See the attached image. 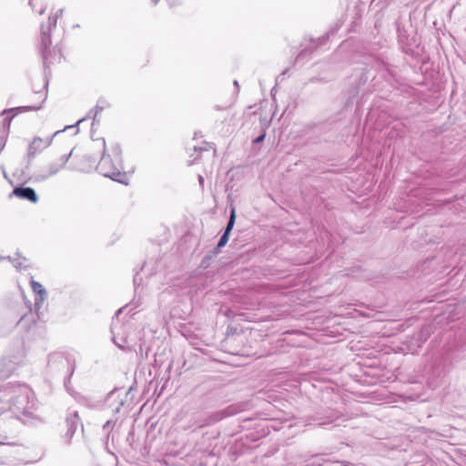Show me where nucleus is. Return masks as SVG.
Masks as SVG:
<instances>
[{
  "mask_svg": "<svg viewBox=\"0 0 466 466\" xmlns=\"http://www.w3.org/2000/svg\"><path fill=\"white\" fill-rule=\"evenodd\" d=\"M37 406L33 390L25 384L8 383L0 389V418L15 423H33Z\"/></svg>",
  "mask_w": 466,
  "mask_h": 466,
  "instance_id": "nucleus-1",
  "label": "nucleus"
},
{
  "mask_svg": "<svg viewBox=\"0 0 466 466\" xmlns=\"http://www.w3.org/2000/svg\"><path fill=\"white\" fill-rule=\"evenodd\" d=\"M96 142L102 147L103 155L96 165V170L104 177H109L114 181L125 183L127 179L126 173L123 172L122 150L119 145L111 147L110 153H106V141L104 138L96 139Z\"/></svg>",
  "mask_w": 466,
  "mask_h": 466,
  "instance_id": "nucleus-2",
  "label": "nucleus"
},
{
  "mask_svg": "<svg viewBox=\"0 0 466 466\" xmlns=\"http://www.w3.org/2000/svg\"><path fill=\"white\" fill-rule=\"evenodd\" d=\"M48 367L54 370H66L68 377H71L75 371L76 362L70 356L55 352L48 357Z\"/></svg>",
  "mask_w": 466,
  "mask_h": 466,
  "instance_id": "nucleus-3",
  "label": "nucleus"
},
{
  "mask_svg": "<svg viewBox=\"0 0 466 466\" xmlns=\"http://www.w3.org/2000/svg\"><path fill=\"white\" fill-rule=\"evenodd\" d=\"M63 15V9H59L54 17L51 15L48 17L47 25H41V40H40V53L42 55V57L45 61V63L48 60L47 56V48L51 45V37H50V31L51 28L56 25V20L58 17L62 16Z\"/></svg>",
  "mask_w": 466,
  "mask_h": 466,
  "instance_id": "nucleus-4",
  "label": "nucleus"
},
{
  "mask_svg": "<svg viewBox=\"0 0 466 466\" xmlns=\"http://www.w3.org/2000/svg\"><path fill=\"white\" fill-rule=\"evenodd\" d=\"M72 153L73 151L71 150L67 155H63L56 160L50 162L35 175V180L38 182H42L53 176H56L65 167L66 164L71 157Z\"/></svg>",
  "mask_w": 466,
  "mask_h": 466,
  "instance_id": "nucleus-5",
  "label": "nucleus"
},
{
  "mask_svg": "<svg viewBox=\"0 0 466 466\" xmlns=\"http://www.w3.org/2000/svg\"><path fill=\"white\" fill-rule=\"evenodd\" d=\"M22 361L21 352L5 355L0 360V379L10 377Z\"/></svg>",
  "mask_w": 466,
  "mask_h": 466,
  "instance_id": "nucleus-6",
  "label": "nucleus"
},
{
  "mask_svg": "<svg viewBox=\"0 0 466 466\" xmlns=\"http://www.w3.org/2000/svg\"><path fill=\"white\" fill-rule=\"evenodd\" d=\"M74 127L75 126H66L63 130L56 131L53 136L46 138H41L39 137H35L28 147L27 157L29 158H34L37 153L48 147L52 144L53 139L56 135Z\"/></svg>",
  "mask_w": 466,
  "mask_h": 466,
  "instance_id": "nucleus-7",
  "label": "nucleus"
},
{
  "mask_svg": "<svg viewBox=\"0 0 466 466\" xmlns=\"http://www.w3.org/2000/svg\"><path fill=\"white\" fill-rule=\"evenodd\" d=\"M30 286L33 292L35 293L34 311L39 318L43 305L47 298V293L43 285L34 280L33 278H31Z\"/></svg>",
  "mask_w": 466,
  "mask_h": 466,
  "instance_id": "nucleus-8",
  "label": "nucleus"
},
{
  "mask_svg": "<svg viewBox=\"0 0 466 466\" xmlns=\"http://www.w3.org/2000/svg\"><path fill=\"white\" fill-rule=\"evenodd\" d=\"M12 195L22 199L29 200L32 203H36L38 201V197L35 189L32 187H17L14 188Z\"/></svg>",
  "mask_w": 466,
  "mask_h": 466,
  "instance_id": "nucleus-9",
  "label": "nucleus"
},
{
  "mask_svg": "<svg viewBox=\"0 0 466 466\" xmlns=\"http://www.w3.org/2000/svg\"><path fill=\"white\" fill-rule=\"evenodd\" d=\"M107 404L114 413H118L124 405V400L120 398V390H114L107 396Z\"/></svg>",
  "mask_w": 466,
  "mask_h": 466,
  "instance_id": "nucleus-10",
  "label": "nucleus"
},
{
  "mask_svg": "<svg viewBox=\"0 0 466 466\" xmlns=\"http://www.w3.org/2000/svg\"><path fill=\"white\" fill-rule=\"evenodd\" d=\"M41 108V106H17V107H14V108H9V109H5L3 111V115H11V116H6L3 122H4V125L9 127L10 125V122H11V119L17 114V113H23V112H26V111H31V110H38Z\"/></svg>",
  "mask_w": 466,
  "mask_h": 466,
  "instance_id": "nucleus-11",
  "label": "nucleus"
},
{
  "mask_svg": "<svg viewBox=\"0 0 466 466\" xmlns=\"http://www.w3.org/2000/svg\"><path fill=\"white\" fill-rule=\"evenodd\" d=\"M80 419L76 410H68L66 417V430L76 431Z\"/></svg>",
  "mask_w": 466,
  "mask_h": 466,
  "instance_id": "nucleus-12",
  "label": "nucleus"
},
{
  "mask_svg": "<svg viewBox=\"0 0 466 466\" xmlns=\"http://www.w3.org/2000/svg\"><path fill=\"white\" fill-rule=\"evenodd\" d=\"M108 106H109V104H108V102H107L106 100H105V99H99V100L97 101V103H96V107H95L93 110H90V111H89V113H88V115H87L86 118H89V117L91 116V115H92V114H94L93 118H94V121H96V116H97V115H98V113H100L103 109H105V108H106V107H108ZM85 119H86V117H85V118H82V119H79V120L76 122V126H77L78 124H80L81 122H83Z\"/></svg>",
  "mask_w": 466,
  "mask_h": 466,
  "instance_id": "nucleus-13",
  "label": "nucleus"
},
{
  "mask_svg": "<svg viewBox=\"0 0 466 466\" xmlns=\"http://www.w3.org/2000/svg\"><path fill=\"white\" fill-rule=\"evenodd\" d=\"M116 329H117L116 325H114L112 327L113 341L116 344V346L121 350H132L133 349L127 345V339L123 336L120 337L119 334L116 332Z\"/></svg>",
  "mask_w": 466,
  "mask_h": 466,
  "instance_id": "nucleus-14",
  "label": "nucleus"
},
{
  "mask_svg": "<svg viewBox=\"0 0 466 466\" xmlns=\"http://www.w3.org/2000/svg\"><path fill=\"white\" fill-rule=\"evenodd\" d=\"M96 158L92 156L85 155L81 158L78 169L82 172H89L95 166Z\"/></svg>",
  "mask_w": 466,
  "mask_h": 466,
  "instance_id": "nucleus-15",
  "label": "nucleus"
},
{
  "mask_svg": "<svg viewBox=\"0 0 466 466\" xmlns=\"http://www.w3.org/2000/svg\"><path fill=\"white\" fill-rule=\"evenodd\" d=\"M235 219H236L235 209L232 208L230 211L229 220L228 222V225H227L224 232H228V234L230 233V231L232 230V228L234 227Z\"/></svg>",
  "mask_w": 466,
  "mask_h": 466,
  "instance_id": "nucleus-16",
  "label": "nucleus"
},
{
  "mask_svg": "<svg viewBox=\"0 0 466 466\" xmlns=\"http://www.w3.org/2000/svg\"><path fill=\"white\" fill-rule=\"evenodd\" d=\"M76 431L74 430H66L65 434H63L62 440L66 445H69L71 443L72 438L75 435Z\"/></svg>",
  "mask_w": 466,
  "mask_h": 466,
  "instance_id": "nucleus-17",
  "label": "nucleus"
},
{
  "mask_svg": "<svg viewBox=\"0 0 466 466\" xmlns=\"http://www.w3.org/2000/svg\"><path fill=\"white\" fill-rule=\"evenodd\" d=\"M228 236H229V234H228V232L223 233V235L220 237V239L218 243V246H217L218 248L224 247L228 243Z\"/></svg>",
  "mask_w": 466,
  "mask_h": 466,
  "instance_id": "nucleus-18",
  "label": "nucleus"
},
{
  "mask_svg": "<svg viewBox=\"0 0 466 466\" xmlns=\"http://www.w3.org/2000/svg\"><path fill=\"white\" fill-rule=\"evenodd\" d=\"M324 461H325L321 456H315L313 458V461L311 462V466H322Z\"/></svg>",
  "mask_w": 466,
  "mask_h": 466,
  "instance_id": "nucleus-19",
  "label": "nucleus"
},
{
  "mask_svg": "<svg viewBox=\"0 0 466 466\" xmlns=\"http://www.w3.org/2000/svg\"><path fill=\"white\" fill-rule=\"evenodd\" d=\"M26 262V259L24 258L23 259H15L14 261V266L16 268H25L26 265L25 264Z\"/></svg>",
  "mask_w": 466,
  "mask_h": 466,
  "instance_id": "nucleus-20",
  "label": "nucleus"
},
{
  "mask_svg": "<svg viewBox=\"0 0 466 466\" xmlns=\"http://www.w3.org/2000/svg\"><path fill=\"white\" fill-rule=\"evenodd\" d=\"M114 425H115V423H114L112 420H107V421L104 424V426H103V430H104L105 431L109 432V431L113 429Z\"/></svg>",
  "mask_w": 466,
  "mask_h": 466,
  "instance_id": "nucleus-21",
  "label": "nucleus"
},
{
  "mask_svg": "<svg viewBox=\"0 0 466 466\" xmlns=\"http://www.w3.org/2000/svg\"><path fill=\"white\" fill-rule=\"evenodd\" d=\"M266 137V132L264 131L260 136H258L257 138L254 139L255 144H258L264 141Z\"/></svg>",
  "mask_w": 466,
  "mask_h": 466,
  "instance_id": "nucleus-22",
  "label": "nucleus"
},
{
  "mask_svg": "<svg viewBox=\"0 0 466 466\" xmlns=\"http://www.w3.org/2000/svg\"><path fill=\"white\" fill-rule=\"evenodd\" d=\"M7 436H2L0 435V444L5 445V444H12L13 442L7 441Z\"/></svg>",
  "mask_w": 466,
  "mask_h": 466,
  "instance_id": "nucleus-23",
  "label": "nucleus"
},
{
  "mask_svg": "<svg viewBox=\"0 0 466 466\" xmlns=\"http://www.w3.org/2000/svg\"><path fill=\"white\" fill-rule=\"evenodd\" d=\"M2 172H3L4 177H5V179H8V175H7V173H6V171H5V167H2Z\"/></svg>",
  "mask_w": 466,
  "mask_h": 466,
  "instance_id": "nucleus-24",
  "label": "nucleus"
},
{
  "mask_svg": "<svg viewBox=\"0 0 466 466\" xmlns=\"http://www.w3.org/2000/svg\"><path fill=\"white\" fill-rule=\"evenodd\" d=\"M198 181H199V184H200L201 186H203L204 178H203V177H202L201 175H199V176H198Z\"/></svg>",
  "mask_w": 466,
  "mask_h": 466,
  "instance_id": "nucleus-25",
  "label": "nucleus"
},
{
  "mask_svg": "<svg viewBox=\"0 0 466 466\" xmlns=\"http://www.w3.org/2000/svg\"><path fill=\"white\" fill-rule=\"evenodd\" d=\"M45 11H46V6H42V7L40 8V10L38 11V14H39V15H43V14L45 13Z\"/></svg>",
  "mask_w": 466,
  "mask_h": 466,
  "instance_id": "nucleus-26",
  "label": "nucleus"
},
{
  "mask_svg": "<svg viewBox=\"0 0 466 466\" xmlns=\"http://www.w3.org/2000/svg\"><path fill=\"white\" fill-rule=\"evenodd\" d=\"M234 86L237 87V89H239L238 82L237 80L234 81Z\"/></svg>",
  "mask_w": 466,
  "mask_h": 466,
  "instance_id": "nucleus-27",
  "label": "nucleus"
},
{
  "mask_svg": "<svg viewBox=\"0 0 466 466\" xmlns=\"http://www.w3.org/2000/svg\"><path fill=\"white\" fill-rule=\"evenodd\" d=\"M304 55V52H301L299 56H298V59H300Z\"/></svg>",
  "mask_w": 466,
  "mask_h": 466,
  "instance_id": "nucleus-28",
  "label": "nucleus"
},
{
  "mask_svg": "<svg viewBox=\"0 0 466 466\" xmlns=\"http://www.w3.org/2000/svg\"><path fill=\"white\" fill-rule=\"evenodd\" d=\"M153 4L156 5L158 2V0H152Z\"/></svg>",
  "mask_w": 466,
  "mask_h": 466,
  "instance_id": "nucleus-29",
  "label": "nucleus"
},
{
  "mask_svg": "<svg viewBox=\"0 0 466 466\" xmlns=\"http://www.w3.org/2000/svg\"><path fill=\"white\" fill-rule=\"evenodd\" d=\"M121 311H122V309H118V310H117V312H116V314H119Z\"/></svg>",
  "mask_w": 466,
  "mask_h": 466,
  "instance_id": "nucleus-30",
  "label": "nucleus"
},
{
  "mask_svg": "<svg viewBox=\"0 0 466 466\" xmlns=\"http://www.w3.org/2000/svg\"><path fill=\"white\" fill-rule=\"evenodd\" d=\"M29 4H30L31 5H33V0H30V1H29Z\"/></svg>",
  "mask_w": 466,
  "mask_h": 466,
  "instance_id": "nucleus-31",
  "label": "nucleus"
}]
</instances>
